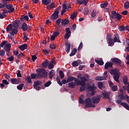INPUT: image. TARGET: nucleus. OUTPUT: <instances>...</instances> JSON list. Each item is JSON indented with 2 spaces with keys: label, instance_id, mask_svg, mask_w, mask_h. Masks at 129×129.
<instances>
[{
  "label": "nucleus",
  "instance_id": "obj_1",
  "mask_svg": "<svg viewBox=\"0 0 129 129\" xmlns=\"http://www.w3.org/2000/svg\"><path fill=\"white\" fill-rule=\"evenodd\" d=\"M66 80L67 83L72 82L74 81L75 84L82 85L83 86L84 85L85 82H88L89 81L85 77H81V81H80L78 78H76L75 77H69Z\"/></svg>",
  "mask_w": 129,
  "mask_h": 129
},
{
  "label": "nucleus",
  "instance_id": "obj_2",
  "mask_svg": "<svg viewBox=\"0 0 129 129\" xmlns=\"http://www.w3.org/2000/svg\"><path fill=\"white\" fill-rule=\"evenodd\" d=\"M124 99V95L122 94H120L118 95V96H117V100H115V103L120 104L123 106V107L125 108V109L129 110V105H128L127 103L122 102V101H123Z\"/></svg>",
  "mask_w": 129,
  "mask_h": 129
},
{
  "label": "nucleus",
  "instance_id": "obj_3",
  "mask_svg": "<svg viewBox=\"0 0 129 129\" xmlns=\"http://www.w3.org/2000/svg\"><path fill=\"white\" fill-rule=\"evenodd\" d=\"M110 18L112 19H115L117 21H119L122 19V16L119 13H116V11H112Z\"/></svg>",
  "mask_w": 129,
  "mask_h": 129
},
{
  "label": "nucleus",
  "instance_id": "obj_4",
  "mask_svg": "<svg viewBox=\"0 0 129 129\" xmlns=\"http://www.w3.org/2000/svg\"><path fill=\"white\" fill-rule=\"evenodd\" d=\"M37 74L44 76V78H46L47 77L48 73L46 72L45 69H39L36 70Z\"/></svg>",
  "mask_w": 129,
  "mask_h": 129
},
{
  "label": "nucleus",
  "instance_id": "obj_5",
  "mask_svg": "<svg viewBox=\"0 0 129 129\" xmlns=\"http://www.w3.org/2000/svg\"><path fill=\"white\" fill-rule=\"evenodd\" d=\"M111 61H112V63H113V64L118 65L119 66H120V64L122 63V61L117 57L111 58Z\"/></svg>",
  "mask_w": 129,
  "mask_h": 129
},
{
  "label": "nucleus",
  "instance_id": "obj_6",
  "mask_svg": "<svg viewBox=\"0 0 129 129\" xmlns=\"http://www.w3.org/2000/svg\"><path fill=\"white\" fill-rule=\"evenodd\" d=\"M101 97L100 96H96L92 97L91 100L92 101L93 104H98L100 101Z\"/></svg>",
  "mask_w": 129,
  "mask_h": 129
},
{
  "label": "nucleus",
  "instance_id": "obj_7",
  "mask_svg": "<svg viewBox=\"0 0 129 129\" xmlns=\"http://www.w3.org/2000/svg\"><path fill=\"white\" fill-rule=\"evenodd\" d=\"M71 48V44L69 41H66L65 42V51L67 53H69L70 48Z\"/></svg>",
  "mask_w": 129,
  "mask_h": 129
},
{
  "label": "nucleus",
  "instance_id": "obj_8",
  "mask_svg": "<svg viewBox=\"0 0 129 129\" xmlns=\"http://www.w3.org/2000/svg\"><path fill=\"white\" fill-rule=\"evenodd\" d=\"M59 15V13L57 11L54 12L53 14H52L51 15V20H56L59 17V15Z\"/></svg>",
  "mask_w": 129,
  "mask_h": 129
},
{
  "label": "nucleus",
  "instance_id": "obj_9",
  "mask_svg": "<svg viewBox=\"0 0 129 129\" xmlns=\"http://www.w3.org/2000/svg\"><path fill=\"white\" fill-rule=\"evenodd\" d=\"M91 85L92 86L89 85V86L87 87L88 90H89V91H93L97 89V88H96V87H95V84H94V83H92Z\"/></svg>",
  "mask_w": 129,
  "mask_h": 129
},
{
  "label": "nucleus",
  "instance_id": "obj_10",
  "mask_svg": "<svg viewBox=\"0 0 129 129\" xmlns=\"http://www.w3.org/2000/svg\"><path fill=\"white\" fill-rule=\"evenodd\" d=\"M20 22L19 20H16L13 22L12 27L15 29H18L20 26Z\"/></svg>",
  "mask_w": 129,
  "mask_h": 129
},
{
  "label": "nucleus",
  "instance_id": "obj_11",
  "mask_svg": "<svg viewBox=\"0 0 129 129\" xmlns=\"http://www.w3.org/2000/svg\"><path fill=\"white\" fill-rule=\"evenodd\" d=\"M118 72H119V70L118 69H114L110 71V74L113 76H116V75H119L118 74Z\"/></svg>",
  "mask_w": 129,
  "mask_h": 129
},
{
  "label": "nucleus",
  "instance_id": "obj_12",
  "mask_svg": "<svg viewBox=\"0 0 129 129\" xmlns=\"http://www.w3.org/2000/svg\"><path fill=\"white\" fill-rule=\"evenodd\" d=\"M113 66V63L112 62H106L105 64H104V69L105 70H108L109 68H111Z\"/></svg>",
  "mask_w": 129,
  "mask_h": 129
},
{
  "label": "nucleus",
  "instance_id": "obj_13",
  "mask_svg": "<svg viewBox=\"0 0 129 129\" xmlns=\"http://www.w3.org/2000/svg\"><path fill=\"white\" fill-rule=\"evenodd\" d=\"M10 81L13 85H18L20 83V81L16 78H11Z\"/></svg>",
  "mask_w": 129,
  "mask_h": 129
},
{
  "label": "nucleus",
  "instance_id": "obj_14",
  "mask_svg": "<svg viewBox=\"0 0 129 129\" xmlns=\"http://www.w3.org/2000/svg\"><path fill=\"white\" fill-rule=\"evenodd\" d=\"M77 3L79 4L80 5H82L84 4L85 6H87V4H88V0H77Z\"/></svg>",
  "mask_w": 129,
  "mask_h": 129
},
{
  "label": "nucleus",
  "instance_id": "obj_15",
  "mask_svg": "<svg viewBox=\"0 0 129 129\" xmlns=\"http://www.w3.org/2000/svg\"><path fill=\"white\" fill-rule=\"evenodd\" d=\"M93 103V101H92V99L90 98H87L85 100V102H84V104H85V105H90L92 104Z\"/></svg>",
  "mask_w": 129,
  "mask_h": 129
},
{
  "label": "nucleus",
  "instance_id": "obj_16",
  "mask_svg": "<svg viewBox=\"0 0 129 129\" xmlns=\"http://www.w3.org/2000/svg\"><path fill=\"white\" fill-rule=\"evenodd\" d=\"M113 42H118L120 43V40L119 39V36L118 34H114V38H113Z\"/></svg>",
  "mask_w": 129,
  "mask_h": 129
},
{
  "label": "nucleus",
  "instance_id": "obj_17",
  "mask_svg": "<svg viewBox=\"0 0 129 129\" xmlns=\"http://www.w3.org/2000/svg\"><path fill=\"white\" fill-rule=\"evenodd\" d=\"M55 74H56L55 70H52L51 72L48 73V78H49V79H52L53 76H54Z\"/></svg>",
  "mask_w": 129,
  "mask_h": 129
},
{
  "label": "nucleus",
  "instance_id": "obj_18",
  "mask_svg": "<svg viewBox=\"0 0 129 129\" xmlns=\"http://www.w3.org/2000/svg\"><path fill=\"white\" fill-rule=\"evenodd\" d=\"M20 20L22 22H25V21H26L27 22L29 21V17L27 15H22L21 17L20 18Z\"/></svg>",
  "mask_w": 129,
  "mask_h": 129
},
{
  "label": "nucleus",
  "instance_id": "obj_19",
  "mask_svg": "<svg viewBox=\"0 0 129 129\" xmlns=\"http://www.w3.org/2000/svg\"><path fill=\"white\" fill-rule=\"evenodd\" d=\"M14 11H15V9H11L9 10H4L2 14H3L4 15H6V14L13 13Z\"/></svg>",
  "mask_w": 129,
  "mask_h": 129
},
{
  "label": "nucleus",
  "instance_id": "obj_20",
  "mask_svg": "<svg viewBox=\"0 0 129 129\" xmlns=\"http://www.w3.org/2000/svg\"><path fill=\"white\" fill-rule=\"evenodd\" d=\"M69 23H70L69 20L64 19L61 21V26H62L63 27H64L67 25H68Z\"/></svg>",
  "mask_w": 129,
  "mask_h": 129
},
{
  "label": "nucleus",
  "instance_id": "obj_21",
  "mask_svg": "<svg viewBox=\"0 0 129 129\" xmlns=\"http://www.w3.org/2000/svg\"><path fill=\"white\" fill-rule=\"evenodd\" d=\"M28 29V26H27L26 23L24 22L22 25V31H23L24 32H25Z\"/></svg>",
  "mask_w": 129,
  "mask_h": 129
},
{
  "label": "nucleus",
  "instance_id": "obj_22",
  "mask_svg": "<svg viewBox=\"0 0 129 129\" xmlns=\"http://www.w3.org/2000/svg\"><path fill=\"white\" fill-rule=\"evenodd\" d=\"M28 45L26 44H22L19 46V49L21 50V51H24L25 49H27V47Z\"/></svg>",
  "mask_w": 129,
  "mask_h": 129
},
{
  "label": "nucleus",
  "instance_id": "obj_23",
  "mask_svg": "<svg viewBox=\"0 0 129 129\" xmlns=\"http://www.w3.org/2000/svg\"><path fill=\"white\" fill-rule=\"evenodd\" d=\"M98 87L100 90H103V89H105V86H104L103 83L102 82H99L98 83Z\"/></svg>",
  "mask_w": 129,
  "mask_h": 129
},
{
  "label": "nucleus",
  "instance_id": "obj_24",
  "mask_svg": "<svg viewBox=\"0 0 129 129\" xmlns=\"http://www.w3.org/2000/svg\"><path fill=\"white\" fill-rule=\"evenodd\" d=\"M18 28H14L13 30H11L9 32V33H10L11 35L14 36L15 34H17L18 33Z\"/></svg>",
  "mask_w": 129,
  "mask_h": 129
},
{
  "label": "nucleus",
  "instance_id": "obj_25",
  "mask_svg": "<svg viewBox=\"0 0 129 129\" xmlns=\"http://www.w3.org/2000/svg\"><path fill=\"white\" fill-rule=\"evenodd\" d=\"M86 85V81H85V84L83 85H76V86H81L80 88V91L83 92L85 90V86Z\"/></svg>",
  "mask_w": 129,
  "mask_h": 129
},
{
  "label": "nucleus",
  "instance_id": "obj_26",
  "mask_svg": "<svg viewBox=\"0 0 129 129\" xmlns=\"http://www.w3.org/2000/svg\"><path fill=\"white\" fill-rule=\"evenodd\" d=\"M48 64H49V60H48V59H46L45 60H44L43 63H42V66L44 68H47Z\"/></svg>",
  "mask_w": 129,
  "mask_h": 129
},
{
  "label": "nucleus",
  "instance_id": "obj_27",
  "mask_svg": "<svg viewBox=\"0 0 129 129\" xmlns=\"http://www.w3.org/2000/svg\"><path fill=\"white\" fill-rule=\"evenodd\" d=\"M13 29V26H12V24H10L8 25V26L7 27V28H6V31L7 32H10V31L12 30Z\"/></svg>",
  "mask_w": 129,
  "mask_h": 129
},
{
  "label": "nucleus",
  "instance_id": "obj_28",
  "mask_svg": "<svg viewBox=\"0 0 129 129\" xmlns=\"http://www.w3.org/2000/svg\"><path fill=\"white\" fill-rule=\"evenodd\" d=\"M77 48H74L72 49V52H71L70 56L71 57L74 56L76 54V53H77Z\"/></svg>",
  "mask_w": 129,
  "mask_h": 129
},
{
  "label": "nucleus",
  "instance_id": "obj_29",
  "mask_svg": "<svg viewBox=\"0 0 129 129\" xmlns=\"http://www.w3.org/2000/svg\"><path fill=\"white\" fill-rule=\"evenodd\" d=\"M119 75H116L113 76V79H114V81L117 83H119Z\"/></svg>",
  "mask_w": 129,
  "mask_h": 129
},
{
  "label": "nucleus",
  "instance_id": "obj_30",
  "mask_svg": "<svg viewBox=\"0 0 129 129\" xmlns=\"http://www.w3.org/2000/svg\"><path fill=\"white\" fill-rule=\"evenodd\" d=\"M42 84V82L40 81H37L34 82V84L33 85V87H36Z\"/></svg>",
  "mask_w": 129,
  "mask_h": 129
},
{
  "label": "nucleus",
  "instance_id": "obj_31",
  "mask_svg": "<svg viewBox=\"0 0 129 129\" xmlns=\"http://www.w3.org/2000/svg\"><path fill=\"white\" fill-rule=\"evenodd\" d=\"M107 6H108V3L106 2L105 3H102L100 4V8H101L102 9H105L107 7Z\"/></svg>",
  "mask_w": 129,
  "mask_h": 129
},
{
  "label": "nucleus",
  "instance_id": "obj_32",
  "mask_svg": "<svg viewBox=\"0 0 129 129\" xmlns=\"http://www.w3.org/2000/svg\"><path fill=\"white\" fill-rule=\"evenodd\" d=\"M11 47V45L10 44H7L6 45H5V49L7 52H9L10 51Z\"/></svg>",
  "mask_w": 129,
  "mask_h": 129
},
{
  "label": "nucleus",
  "instance_id": "obj_33",
  "mask_svg": "<svg viewBox=\"0 0 129 129\" xmlns=\"http://www.w3.org/2000/svg\"><path fill=\"white\" fill-rule=\"evenodd\" d=\"M42 3L45 6H48L51 3V0H42Z\"/></svg>",
  "mask_w": 129,
  "mask_h": 129
},
{
  "label": "nucleus",
  "instance_id": "obj_34",
  "mask_svg": "<svg viewBox=\"0 0 129 129\" xmlns=\"http://www.w3.org/2000/svg\"><path fill=\"white\" fill-rule=\"evenodd\" d=\"M68 85H69V87H70L71 88H72V89H74L75 88L76 85H76L75 82H74V83L71 82L69 83Z\"/></svg>",
  "mask_w": 129,
  "mask_h": 129
},
{
  "label": "nucleus",
  "instance_id": "obj_35",
  "mask_svg": "<svg viewBox=\"0 0 129 129\" xmlns=\"http://www.w3.org/2000/svg\"><path fill=\"white\" fill-rule=\"evenodd\" d=\"M95 61L100 66H103L104 64V62L102 60H98V59H95Z\"/></svg>",
  "mask_w": 129,
  "mask_h": 129
},
{
  "label": "nucleus",
  "instance_id": "obj_36",
  "mask_svg": "<svg viewBox=\"0 0 129 129\" xmlns=\"http://www.w3.org/2000/svg\"><path fill=\"white\" fill-rule=\"evenodd\" d=\"M83 95H81V96L79 97V102L80 104H84L85 101L83 100Z\"/></svg>",
  "mask_w": 129,
  "mask_h": 129
},
{
  "label": "nucleus",
  "instance_id": "obj_37",
  "mask_svg": "<svg viewBox=\"0 0 129 129\" xmlns=\"http://www.w3.org/2000/svg\"><path fill=\"white\" fill-rule=\"evenodd\" d=\"M55 7V4L53 3L50 4L49 5L46 6V9L48 10H50L52 8H54Z\"/></svg>",
  "mask_w": 129,
  "mask_h": 129
},
{
  "label": "nucleus",
  "instance_id": "obj_38",
  "mask_svg": "<svg viewBox=\"0 0 129 129\" xmlns=\"http://www.w3.org/2000/svg\"><path fill=\"white\" fill-rule=\"evenodd\" d=\"M102 95H103L104 97L105 98H109V94L108 93H107V92H102Z\"/></svg>",
  "mask_w": 129,
  "mask_h": 129
},
{
  "label": "nucleus",
  "instance_id": "obj_39",
  "mask_svg": "<svg viewBox=\"0 0 129 129\" xmlns=\"http://www.w3.org/2000/svg\"><path fill=\"white\" fill-rule=\"evenodd\" d=\"M77 17V14L75 12H73L72 15H71L70 18L72 20H74V19Z\"/></svg>",
  "mask_w": 129,
  "mask_h": 129
},
{
  "label": "nucleus",
  "instance_id": "obj_40",
  "mask_svg": "<svg viewBox=\"0 0 129 129\" xmlns=\"http://www.w3.org/2000/svg\"><path fill=\"white\" fill-rule=\"evenodd\" d=\"M127 77H124V78H123V83H124V85H126L127 84H129V83L127 82Z\"/></svg>",
  "mask_w": 129,
  "mask_h": 129
},
{
  "label": "nucleus",
  "instance_id": "obj_41",
  "mask_svg": "<svg viewBox=\"0 0 129 129\" xmlns=\"http://www.w3.org/2000/svg\"><path fill=\"white\" fill-rule=\"evenodd\" d=\"M85 107L86 108H95L96 106L94 104H88V105H85Z\"/></svg>",
  "mask_w": 129,
  "mask_h": 129
},
{
  "label": "nucleus",
  "instance_id": "obj_42",
  "mask_svg": "<svg viewBox=\"0 0 129 129\" xmlns=\"http://www.w3.org/2000/svg\"><path fill=\"white\" fill-rule=\"evenodd\" d=\"M59 76L61 79H62L63 78H64V73H63L61 70L59 71Z\"/></svg>",
  "mask_w": 129,
  "mask_h": 129
},
{
  "label": "nucleus",
  "instance_id": "obj_43",
  "mask_svg": "<svg viewBox=\"0 0 129 129\" xmlns=\"http://www.w3.org/2000/svg\"><path fill=\"white\" fill-rule=\"evenodd\" d=\"M56 81H57V84H58V85H59V86H62V83L60 81V79L58 77H57L56 78Z\"/></svg>",
  "mask_w": 129,
  "mask_h": 129
},
{
  "label": "nucleus",
  "instance_id": "obj_44",
  "mask_svg": "<svg viewBox=\"0 0 129 129\" xmlns=\"http://www.w3.org/2000/svg\"><path fill=\"white\" fill-rule=\"evenodd\" d=\"M35 77L37 79H41L42 78H44V75L39 74H35Z\"/></svg>",
  "mask_w": 129,
  "mask_h": 129
},
{
  "label": "nucleus",
  "instance_id": "obj_45",
  "mask_svg": "<svg viewBox=\"0 0 129 129\" xmlns=\"http://www.w3.org/2000/svg\"><path fill=\"white\" fill-rule=\"evenodd\" d=\"M24 86V84H20L19 85L17 86V89L18 90H22L23 89V87Z\"/></svg>",
  "mask_w": 129,
  "mask_h": 129
},
{
  "label": "nucleus",
  "instance_id": "obj_46",
  "mask_svg": "<svg viewBox=\"0 0 129 129\" xmlns=\"http://www.w3.org/2000/svg\"><path fill=\"white\" fill-rule=\"evenodd\" d=\"M72 66L74 67H77L78 66H79V63H78L77 61L74 60L72 62Z\"/></svg>",
  "mask_w": 129,
  "mask_h": 129
},
{
  "label": "nucleus",
  "instance_id": "obj_47",
  "mask_svg": "<svg viewBox=\"0 0 129 129\" xmlns=\"http://www.w3.org/2000/svg\"><path fill=\"white\" fill-rule=\"evenodd\" d=\"M5 7H6V9L8 10H11L12 9H14V8H13L12 5H6V6H5Z\"/></svg>",
  "mask_w": 129,
  "mask_h": 129
},
{
  "label": "nucleus",
  "instance_id": "obj_48",
  "mask_svg": "<svg viewBox=\"0 0 129 129\" xmlns=\"http://www.w3.org/2000/svg\"><path fill=\"white\" fill-rule=\"evenodd\" d=\"M112 91H116L118 90V86H113L111 87Z\"/></svg>",
  "mask_w": 129,
  "mask_h": 129
},
{
  "label": "nucleus",
  "instance_id": "obj_49",
  "mask_svg": "<svg viewBox=\"0 0 129 129\" xmlns=\"http://www.w3.org/2000/svg\"><path fill=\"white\" fill-rule=\"evenodd\" d=\"M14 59V56L13 55H11V57H7V60H9V61H13Z\"/></svg>",
  "mask_w": 129,
  "mask_h": 129
},
{
  "label": "nucleus",
  "instance_id": "obj_50",
  "mask_svg": "<svg viewBox=\"0 0 129 129\" xmlns=\"http://www.w3.org/2000/svg\"><path fill=\"white\" fill-rule=\"evenodd\" d=\"M124 8L125 9H129V2H126L124 3Z\"/></svg>",
  "mask_w": 129,
  "mask_h": 129
},
{
  "label": "nucleus",
  "instance_id": "obj_51",
  "mask_svg": "<svg viewBox=\"0 0 129 129\" xmlns=\"http://www.w3.org/2000/svg\"><path fill=\"white\" fill-rule=\"evenodd\" d=\"M51 84V81H48L46 83V84H44V87H48Z\"/></svg>",
  "mask_w": 129,
  "mask_h": 129
},
{
  "label": "nucleus",
  "instance_id": "obj_52",
  "mask_svg": "<svg viewBox=\"0 0 129 129\" xmlns=\"http://www.w3.org/2000/svg\"><path fill=\"white\" fill-rule=\"evenodd\" d=\"M70 36H71V33H65L64 38L68 39L70 38Z\"/></svg>",
  "mask_w": 129,
  "mask_h": 129
},
{
  "label": "nucleus",
  "instance_id": "obj_53",
  "mask_svg": "<svg viewBox=\"0 0 129 129\" xmlns=\"http://www.w3.org/2000/svg\"><path fill=\"white\" fill-rule=\"evenodd\" d=\"M5 54L6 51H5L3 49L0 51V56H1V57H3V56H4Z\"/></svg>",
  "mask_w": 129,
  "mask_h": 129
},
{
  "label": "nucleus",
  "instance_id": "obj_54",
  "mask_svg": "<svg viewBox=\"0 0 129 129\" xmlns=\"http://www.w3.org/2000/svg\"><path fill=\"white\" fill-rule=\"evenodd\" d=\"M89 11L88 9H87V8L84 9V14H85V15H88L89 13Z\"/></svg>",
  "mask_w": 129,
  "mask_h": 129
},
{
  "label": "nucleus",
  "instance_id": "obj_55",
  "mask_svg": "<svg viewBox=\"0 0 129 129\" xmlns=\"http://www.w3.org/2000/svg\"><path fill=\"white\" fill-rule=\"evenodd\" d=\"M118 30L120 32H123L124 31V27L123 26H121L118 27Z\"/></svg>",
  "mask_w": 129,
  "mask_h": 129
},
{
  "label": "nucleus",
  "instance_id": "obj_56",
  "mask_svg": "<svg viewBox=\"0 0 129 129\" xmlns=\"http://www.w3.org/2000/svg\"><path fill=\"white\" fill-rule=\"evenodd\" d=\"M107 41H109V46L113 45V44H114L113 43V40H112V39L107 40Z\"/></svg>",
  "mask_w": 129,
  "mask_h": 129
},
{
  "label": "nucleus",
  "instance_id": "obj_57",
  "mask_svg": "<svg viewBox=\"0 0 129 129\" xmlns=\"http://www.w3.org/2000/svg\"><path fill=\"white\" fill-rule=\"evenodd\" d=\"M61 21L62 19H61V18H59L58 19L56 20L55 23L56 24V25H59V24H60V23L62 22Z\"/></svg>",
  "mask_w": 129,
  "mask_h": 129
},
{
  "label": "nucleus",
  "instance_id": "obj_58",
  "mask_svg": "<svg viewBox=\"0 0 129 129\" xmlns=\"http://www.w3.org/2000/svg\"><path fill=\"white\" fill-rule=\"evenodd\" d=\"M83 43L81 42V43H80L79 46H78V51L81 50V49L83 48Z\"/></svg>",
  "mask_w": 129,
  "mask_h": 129
},
{
  "label": "nucleus",
  "instance_id": "obj_59",
  "mask_svg": "<svg viewBox=\"0 0 129 129\" xmlns=\"http://www.w3.org/2000/svg\"><path fill=\"white\" fill-rule=\"evenodd\" d=\"M7 42L8 41H3V42H2L1 44V47L3 48V47H4L5 45H6Z\"/></svg>",
  "mask_w": 129,
  "mask_h": 129
},
{
  "label": "nucleus",
  "instance_id": "obj_60",
  "mask_svg": "<svg viewBox=\"0 0 129 129\" xmlns=\"http://www.w3.org/2000/svg\"><path fill=\"white\" fill-rule=\"evenodd\" d=\"M53 67H54V66L53 64L52 63L48 64V68L49 70H52L53 68Z\"/></svg>",
  "mask_w": 129,
  "mask_h": 129
},
{
  "label": "nucleus",
  "instance_id": "obj_61",
  "mask_svg": "<svg viewBox=\"0 0 129 129\" xmlns=\"http://www.w3.org/2000/svg\"><path fill=\"white\" fill-rule=\"evenodd\" d=\"M7 15L6 14H3V13H0V19H4L5 17H7Z\"/></svg>",
  "mask_w": 129,
  "mask_h": 129
},
{
  "label": "nucleus",
  "instance_id": "obj_62",
  "mask_svg": "<svg viewBox=\"0 0 129 129\" xmlns=\"http://www.w3.org/2000/svg\"><path fill=\"white\" fill-rule=\"evenodd\" d=\"M27 81L28 83H32V78L31 77H28L27 78Z\"/></svg>",
  "mask_w": 129,
  "mask_h": 129
},
{
  "label": "nucleus",
  "instance_id": "obj_63",
  "mask_svg": "<svg viewBox=\"0 0 129 129\" xmlns=\"http://www.w3.org/2000/svg\"><path fill=\"white\" fill-rule=\"evenodd\" d=\"M31 59H32L33 62H34L35 60L37 59V56H36V55H33L31 56Z\"/></svg>",
  "mask_w": 129,
  "mask_h": 129
},
{
  "label": "nucleus",
  "instance_id": "obj_64",
  "mask_svg": "<svg viewBox=\"0 0 129 129\" xmlns=\"http://www.w3.org/2000/svg\"><path fill=\"white\" fill-rule=\"evenodd\" d=\"M106 39H107V40H112V39L111 38V34H107Z\"/></svg>",
  "mask_w": 129,
  "mask_h": 129
}]
</instances>
